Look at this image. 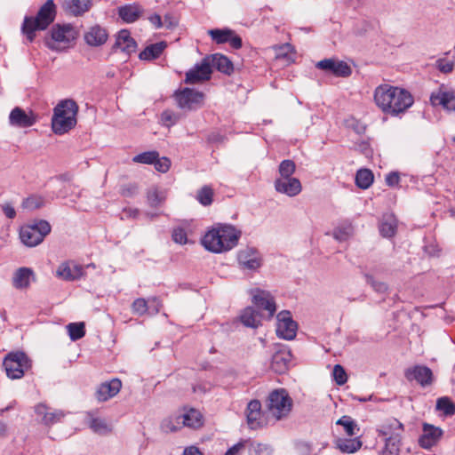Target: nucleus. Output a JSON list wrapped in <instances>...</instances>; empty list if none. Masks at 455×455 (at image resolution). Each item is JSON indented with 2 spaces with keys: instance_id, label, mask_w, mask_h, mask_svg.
Wrapping results in <instances>:
<instances>
[{
  "instance_id": "44",
  "label": "nucleus",
  "mask_w": 455,
  "mask_h": 455,
  "mask_svg": "<svg viewBox=\"0 0 455 455\" xmlns=\"http://www.w3.org/2000/svg\"><path fill=\"white\" fill-rule=\"evenodd\" d=\"M68 335L71 340L76 341L85 335L84 323H71L67 325Z\"/></svg>"
},
{
  "instance_id": "39",
  "label": "nucleus",
  "mask_w": 455,
  "mask_h": 455,
  "mask_svg": "<svg viewBox=\"0 0 455 455\" xmlns=\"http://www.w3.org/2000/svg\"><path fill=\"white\" fill-rule=\"evenodd\" d=\"M92 5L91 0H66V8L77 16L87 12Z\"/></svg>"
},
{
  "instance_id": "16",
  "label": "nucleus",
  "mask_w": 455,
  "mask_h": 455,
  "mask_svg": "<svg viewBox=\"0 0 455 455\" xmlns=\"http://www.w3.org/2000/svg\"><path fill=\"white\" fill-rule=\"evenodd\" d=\"M274 187L276 192L290 197H294L302 191L301 182L295 177L275 179Z\"/></svg>"
},
{
  "instance_id": "2",
  "label": "nucleus",
  "mask_w": 455,
  "mask_h": 455,
  "mask_svg": "<svg viewBox=\"0 0 455 455\" xmlns=\"http://www.w3.org/2000/svg\"><path fill=\"white\" fill-rule=\"evenodd\" d=\"M241 235L242 232L232 225H219L204 235L202 244L211 252L223 253L235 248Z\"/></svg>"
},
{
  "instance_id": "20",
  "label": "nucleus",
  "mask_w": 455,
  "mask_h": 455,
  "mask_svg": "<svg viewBox=\"0 0 455 455\" xmlns=\"http://www.w3.org/2000/svg\"><path fill=\"white\" fill-rule=\"evenodd\" d=\"M85 43L93 47L103 45L108 38V34L105 28L100 25H94L90 27L84 35Z\"/></svg>"
},
{
  "instance_id": "27",
  "label": "nucleus",
  "mask_w": 455,
  "mask_h": 455,
  "mask_svg": "<svg viewBox=\"0 0 455 455\" xmlns=\"http://www.w3.org/2000/svg\"><path fill=\"white\" fill-rule=\"evenodd\" d=\"M114 47L129 55L135 52L137 44L129 31L123 29L117 34Z\"/></svg>"
},
{
  "instance_id": "25",
  "label": "nucleus",
  "mask_w": 455,
  "mask_h": 455,
  "mask_svg": "<svg viewBox=\"0 0 455 455\" xmlns=\"http://www.w3.org/2000/svg\"><path fill=\"white\" fill-rule=\"evenodd\" d=\"M86 420L90 428L95 434L105 435L112 432V425L105 419L96 417L92 411L87 413Z\"/></svg>"
},
{
  "instance_id": "40",
  "label": "nucleus",
  "mask_w": 455,
  "mask_h": 455,
  "mask_svg": "<svg viewBox=\"0 0 455 455\" xmlns=\"http://www.w3.org/2000/svg\"><path fill=\"white\" fill-rule=\"evenodd\" d=\"M373 173L368 169H361L355 175L356 185L363 189L368 188L373 182Z\"/></svg>"
},
{
  "instance_id": "32",
  "label": "nucleus",
  "mask_w": 455,
  "mask_h": 455,
  "mask_svg": "<svg viewBox=\"0 0 455 455\" xmlns=\"http://www.w3.org/2000/svg\"><path fill=\"white\" fill-rule=\"evenodd\" d=\"M33 271L28 267H20L17 269L12 277V285L17 289H24L28 287Z\"/></svg>"
},
{
  "instance_id": "24",
  "label": "nucleus",
  "mask_w": 455,
  "mask_h": 455,
  "mask_svg": "<svg viewBox=\"0 0 455 455\" xmlns=\"http://www.w3.org/2000/svg\"><path fill=\"white\" fill-rule=\"evenodd\" d=\"M430 101L433 106H442L448 111H455V94L453 92L443 91L433 92Z\"/></svg>"
},
{
  "instance_id": "43",
  "label": "nucleus",
  "mask_w": 455,
  "mask_h": 455,
  "mask_svg": "<svg viewBox=\"0 0 455 455\" xmlns=\"http://www.w3.org/2000/svg\"><path fill=\"white\" fill-rule=\"evenodd\" d=\"M436 409L443 411L446 416H451L455 413V404L447 396L440 397L436 401Z\"/></svg>"
},
{
  "instance_id": "51",
  "label": "nucleus",
  "mask_w": 455,
  "mask_h": 455,
  "mask_svg": "<svg viewBox=\"0 0 455 455\" xmlns=\"http://www.w3.org/2000/svg\"><path fill=\"white\" fill-rule=\"evenodd\" d=\"M180 119V116L178 114H175L172 110H164L161 114V122L163 125L166 127H171L178 123Z\"/></svg>"
},
{
  "instance_id": "26",
  "label": "nucleus",
  "mask_w": 455,
  "mask_h": 455,
  "mask_svg": "<svg viewBox=\"0 0 455 455\" xmlns=\"http://www.w3.org/2000/svg\"><path fill=\"white\" fill-rule=\"evenodd\" d=\"M291 357V353L284 348L276 351L271 358V369L276 373H283L288 369Z\"/></svg>"
},
{
  "instance_id": "7",
  "label": "nucleus",
  "mask_w": 455,
  "mask_h": 455,
  "mask_svg": "<svg viewBox=\"0 0 455 455\" xmlns=\"http://www.w3.org/2000/svg\"><path fill=\"white\" fill-rule=\"evenodd\" d=\"M51 232V225L46 220H40L33 225L22 227L20 232L21 242L28 247L41 243Z\"/></svg>"
},
{
  "instance_id": "11",
  "label": "nucleus",
  "mask_w": 455,
  "mask_h": 455,
  "mask_svg": "<svg viewBox=\"0 0 455 455\" xmlns=\"http://www.w3.org/2000/svg\"><path fill=\"white\" fill-rule=\"evenodd\" d=\"M178 107L185 111L200 108L204 101V93L194 89L184 88L174 94Z\"/></svg>"
},
{
  "instance_id": "5",
  "label": "nucleus",
  "mask_w": 455,
  "mask_h": 455,
  "mask_svg": "<svg viewBox=\"0 0 455 455\" xmlns=\"http://www.w3.org/2000/svg\"><path fill=\"white\" fill-rule=\"evenodd\" d=\"M293 407V401L284 388L272 390L265 402L266 412L271 418L273 424L285 419Z\"/></svg>"
},
{
  "instance_id": "46",
  "label": "nucleus",
  "mask_w": 455,
  "mask_h": 455,
  "mask_svg": "<svg viewBox=\"0 0 455 455\" xmlns=\"http://www.w3.org/2000/svg\"><path fill=\"white\" fill-rule=\"evenodd\" d=\"M45 204V200L43 196L38 195H33L22 203V207L28 211H34L43 207Z\"/></svg>"
},
{
  "instance_id": "30",
  "label": "nucleus",
  "mask_w": 455,
  "mask_h": 455,
  "mask_svg": "<svg viewBox=\"0 0 455 455\" xmlns=\"http://www.w3.org/2000/svg\"><path fill=\"white\" fill-rule=\"evenodd\" d=\"M178 424H182L186 427L197 428L203 424V418L200 411L195 409H190L187 412L176 417Z\"/></svg>"
},
{
  "instance_id": "52",
  "label": "nucleus",
  "mask_w": 455,
  "mask_h": 455,
  "mask_svg": "<svg viewBox=\"0 0 455 455\" xmlns=\"http://www.w3.org/2000/svg\"><path fill=\"white\" fill-rule=\"evenodd\" d=\"M65 416V412L61 410H50L43 424L46 426L53 425L60 421Z\"/></svg>"
},
{
  "instance_id": "53",
  "label": "nucleus",
  "mask_w": 455,
  "mask_h": 455,
  "mask_svg": "<svg viewBox=\"0 0 455 455\" xmlns=\"http://www.w3.org/2000/svg\"><path fill=\"white\" fill-rule=\"evenodd\" d=\"M132 309L134 314L143 315L149 309L148 301L145 299L140 298L133 301Z\"/></svg>"
},
{
  "instance_id": "33",
  "label": "nucleus",
  "mask_w": 455,
  "mask_h": 455,
  "mask_svg": "<svg viewBox=\"0 0 455 455\" xmlns=\"http://www.w3.org/2000/svg\"><path fill=\"white\" fill-rule=\"evenodd\" d=\"M167 44L164 41L149 44L140 53L139 58L142 60H155L162 54Z\"/></svg>"
},
{
  "instance_id": "45",
  "label": "nucleus",
  "mask_w": 455,
  "mask_h": 455,
  "mask_svg": "<svg viewBox=\"0 0 455 455\" xmlns=\"http://www.w3.org/2000/svg\"><path fill=\"white\" fill-rule=\"evenodd\" d=\"M296 171V164L291 160H283L278 167L280 177L278 179L291 178Z\"/></svg>"
},
{
  "instance_id": "60",
  "label": "nucleus",
  "mask_w": 455,
  "mask_h": 455,
  "mask_svg": "<svg viewBox=\"0 0 455 455\" xmlns=\"http://www.w3.org/2000/svg\"><path fill=\"white\" fill-rule=\"evenodd\" d=\"M50 410L51 409L45 403H38L35 406V413L38 418H40V421L42 423L46 418Z\"/></svg>"
},
{
  "instance_id": "49",
  "label": "nucleus",
  "mask_w": 455,
  "mask_h": 455,
  "mask_svg": "<svg viewBox=\"0 0 455 455\" xmlns=\"http://www.w3.org/2000/svg\"><path fill=\"white\" fill-rule=\"evenodd\" d=\"M213 191L210 187H203L197 193L196 198L201 204L208 206L212 203Z\"/></svg>"
},
{
  "instance_id": "12",
  "label": "nucleus",
  "mask_w": 455,
  "mask_h": 455,
  "mask_svg": "<svg viewBox=\"0 0 455 455\" xmlns=\"http://www.w3.org/2000/svg\"><path fill=\"white\" fill-rule=\"evenodd\" d=\"M276 335L283 339L291 340L296 337L297 323L289 311L283 310L277 315Z\"/></svg>"
},
{
  "instance_id": "1",
  "label": "nucleus",
  "mask_w": 455,
  "mask_h": 455,
  "mask_svg": "<svg viewBox=\"0 0 455 455\" xmlns=\"http://www.w3.org/2000/svg\"><path fill=\"white\" fill-rule=\"evenodd\" d=\"M374 101L382 112L396 116L413 104V98L408 91L385 84L375 89Z\"/></svg>"
},
{
  "instance_id": "62",
  "label": "nucleus",
  "mask_w": 455,
  "mask_h": 455,
  "mask_svg": "<svg viewBox=\"0 0 455 455\" xmlns=\"http://www.w3.org/2000/svg\"><path fill=\"white\" fill-rule=\"evenodd\" d=\"M178 26V20L172 14H166L164 17L163 27L172 29Z\"/></svg>"
},
{
  "instance_id": "29",
  "label": "nucleus",
  "mask_w": 455,
  "mask_h": 455,
  "mask_svg": "<svg viewBox=\"0 0 455 455\" xmlns=\"http://www.w3.org/2000/svg\"><path fill=\"white\" fill-rule=\"evenodd\" d=\"M142 12L143 9L138 4H125L118 8L119 17L126 23L135 22Z\"/></svg>"
},
{
  "instance_id": "3",
  "label": "nucleus",
  "mask_w": 455,
  "mask_h": 455,
  "mask_svg": "<svg viewBox=\"0 0 455 455\" xmlns=\"http://www.w3.org/2000/svg\"><path fill=\"white\" fill-rule=\"evenodd\" d=\"M56 16V5L52 0H47L39 9L36 17L24 18L21 31L29 42L36 36V31L44 30L52 24Z\"/></svg>"
},
{
  "instance_id": "48",
  "label": "nucleus",
  "mask_w": 455,
  "mask_h": 455,
  "mask_svg": "<svg viewBox=\"0 0 455 455\" xmlns=\"http://www.w3.org/2000/svg\"><path fill=\"white\" fill-rule=\"evenodd\" d=\"M165 199V193L164 191H160L156 188H150L148 192V204L156 207L160 205Z\"/></svg>"
},
{
  "instance_id": "64",
  "label": "nucleus",
  "mask_w": 455,
  "mask_h": 455,
  "mask_svg": "<svg viewBox=\"0 0 455 455\" xmlns=\"http://www.w3.org/2000/svg\"><path fill=\"white\" fill-rule=\"evenodd\" d=\"M176 424L172 422V419L166 420L163 422L162 427L164 429V431H170L174 432L177 431L180 428V424H178L177 419H175Z\"/></svg>"
},
{
  "instance_id": "34",
  "label": "nucleus",
  "mask_w": 455,
  "mask_h": 455,
  "mask_svg": "<svg viewBox=\"0 0 455 455\" xmlns=\"http://www.w3.org/2000/svg\"><path fill=\"white\" fill-rule=\"evenodd\" d=\"M397 228V221L394 215L386 214L383 216L379 225V232L384 237L395 235Z\"/></svg>"
},
{
  "instance_id": "14",
  "label": "nucleus",
  "mask_w": 455,
  "mask_h": 455,
  "mask_svg": "<svg viewBox=\"0 0 455 455\" xmlns=\"http://www.w3.org/2000/svg\"><path fill=\"white\" fill-rule=\"evenodd\" d=\"M38 116L32 110L26 111L15 107L9 115V124L15 128H29L37 122Z\"/></svg>"
},
{
  "instance_id": "8",
  "label": "nucleus",
  "mask_w": 455,
  "mask_h": 455,
  "mask_svg": "<svg viewBox=\"0 0 455 455\" xmlns=\"http://www.w3.org/2000/svg\"><path fill=\"white\" fill-rule=\"evenodd\" d=\"M76 37V30L70 24H56L51 30V41L46 44L49 48L59 51L68 47Z\"/></svg>"
},
{
  "instance_id": "47",
  "label": "nucleus",
  "mask_w": 455,
  "mask_h": 455,
  "mask_svg": "<svg viewBox=\"0 0 455 455\" xmlns=\"http://www.w3.org/2000/svg\"><path fill=\"white\" fill-rule=\"evenodd\" d=\"M158 152L152 150L140 153L133 156L132 161L137 164H153L157 160Z\"/></svg>"
},
{
  "instance_id": "18",
  "label": "nucleus",
  "mask_w": 455,
  "mask_h": 455,
  "mask_svg": "<svg viewBox=\"0 0 455 455\" xmlns=\"http://www.w3.org/2000/svg\"><path fill=\"white\" fill-rule=\"evenodd\" d=\"M212 68L209 66V59H204L201 63L196 64L194 68L186 74L187 84H196L210 79Z\"/></svg>"
},
{
  "instance_id": "9",
  "label": "nucleus",
  "mask_w": 455,
  "mask_h": 455,
  "mask_svg": "<svg viewBox=\"0 0 455 455\" xmlns=\"http://www.w3.org/2000/svg\"><path fill=\"white\" fill-rule=\"evenodd\" d=\"M237 264L244 272H256L263 264V257L259 251L251 246H246L237 251Z\"/></svg>"
},
{
  "instance_id": "13",
  "label": "nucleus",
  "mask_w": 455,
  "mask_h": 455,
  "mask_svg": "<svg viewBox=\"0 0 455 455\" xmlns=\"http://www.w3.org/2000/svg\"><path fill=\"white\" fill-rule=\"evenodd\" d=\"M250 294L252 298V303L259 310H266L268 318H271L275 315L276 306L270 292L256 288L251 289Z\"/></svg>"
},
{
  "instance_id": "59",
  "label": "nucleus",
  "mask_w": 455,
  "mask_h": 455,
  "mask_svg": "<svg viewBox=\"0 0 455 455\" xmlns=\"http://www.w3.org/2000/svg\"><path fill=\"white\" fill-rule=\"evenodd\" d=\"M437 68L443 73H450L453 69V62L445 59H440L436 61Z\"/></svg>"
},
{
  "instance_id": "23",
  "label": "nucleus",
  "mask_w": 455,
  "mask_h": 455,
  "mask_svg": "<svg viewBox=\"0 0 455 455\" xmlns=\"http://www.w3.org/2000/svg\"><path fill=\"white\" fill-rule=\"evenodd\" d=\"M377 431L379 433V436L383 437L384 440L387 437H402L403 425L396 419H389L380 425Z\"/></svg>"
},
{
  "instance_id": "57",
  "label": "nucleus",
  "mask_w": 455,
  "mask_h": 455,
  "mask_svg": "<svg viewBox=\"0 0 455 455\" xmlns=\"http://www.w3.org/2000/svg\"><path fill=\"white\" fill-rule=\"evenodd\" d=\"M367 283L371 285V287L379 293H384L387 291V283L375 280L372 276L367 275Z\"/></svg>"
},
{
  "instance_id": "6",
  "label": "nucleus",
  "mask_w": 455,
  "mask_h": 455,
  "mask_svg": "<svg viewBox=\"0 0 455 455\" xmlns=\"http://www.w3.org/2000/svg\"><path fill=\"white\" fill-rule=\"evenodd\" d=\"M8 378L18 379L24 376V373L31 366L30 360L22 351L11 352L7 354L3 362Z\"/></svg>"
},
{
  "instance_id": "17",
  "label": "nucleus",
  "mask_w": 455,
  "mask_h": 455,
  "mask_svg": "<svg viewBox=\"0 0 455 455\" xmlns=\"http://www.w3.org/2000/svg\"><path fill=\"white\" fill-rule=\"evenodd\" d=\"M315 67L319 69L330 72L337 76L347 77L351 74L350 67L342 60L324 59L318 61Z\"/></svg>"
},
{
  "instance_id": "19",
  "label": "nucleus",
  "mask_w": 455,
  "mask_h": 455,
  "mask_svg": "<svg viewBox=\"0 0 455 455\" xmlns=\"http://www.w3.org/2000/svg\"><path fill=\"white\" fill-rule=\"evenodd\" d=\"M83 275V267L74 261L61 263L56 271V276L65 281H75L80 279Z\"/></svg>"
},
{
  "instance_id": "42",
  "label": "nucleus",
  "mask_w": 455,
  "mask_h": 455,
  "mask_svg": "<svg viewBox=\"0 0 455 455\" xmlns=\"http://www.w3.org/2000/svg\"><path fill=\"white\" fill-rule=\"evenodd\" d=\"M337 425H340L344 427L345 433L348 436H355L360 431L356 422L352 419L349 416H343L338 419Z\"/></svg>"
},
{
  "instance_id": "38",
  "label": "nucleus",
  "mask_w": 455,
  "mask_h": 455,
  "mask_svg": "<svg viewBox=\"0 0 455 455\" xmlns=\"http://www.w3.org/2000/svg\"><path fill=\"white\" fill-rule=\"evenodd\" d=\"M275 57L283 60L284 64H290L294 60L293 48L290 44H283L275 47Z\"/></svg>"
},
{
  "instance_id": "4",
  "label": "nucleus",
  "mask_w": 455,
  "mask_h": 455,
  "mask_svg": "<svg viewBox=\"0 0 455 455\" xmlns=\"http://www.w3.org/2000/svg\"><path fill=\"white\" fill-rule=\"evenodd\" d=\"M78 106L73 100H64L55 108L52 118V129L55 134L62 135L76 124Z\"/></svg>"
},
{
  "instance_id": "58",
  "label": "nucleus",
  "mask_w": 455,
  "mask_h": 455,
  "mask_svg": "<svg viewBox=\"0 0 455 455\" xmlns=\"http://www.w3.org/2000/svg\"><path fill=\"white\" fill-rule=\"evenodd\" d=\"M172 239L175 243L185 244L187 243V233L183 228H175L172 232Z\"/></svg>"
},
{
  "instance_id": "35",
  "label": "nucleus",
  "mask_w": 455,
  "mask_h": 455,
  "mask_svg": "<svg viewBox=\"0 0 455 455\" xmlns=\"http://www.w3.org/2000/svg\"><path fill=\"white\" fill-rule=\"evenodd\" d=\"M354 235V227L348 222L345 221L337 226L332 231V236L338 242H346Z\"/></svg>"
},
{
  "instance_id": "56",
  "label": "nucleus",
  "mask_w": 455,
  "mask_h": 455,
  "mask_svg": "<svg viewBox=\"0 0 455 455\" xmlns=\"http://www.w3.org/2000/svg\"><path fill=\"white\" fill-rule=\"evenodd\" d=\"M153 164L156 171L162 173H165L169 171L171 167V160L167 157L158 156L157 160H156V162Z\"/></svg>"
},
{
  "instance_id": "37",
  "label": "nucleus",
  "mask_w": 455,
  "mask_h": 455,
  "mask_svg": "<svg viewBox=\"0 0 455 455\" xmlns=\"http://www.w3.org/2000/svg\"><path fill=\"white\" fill-rule=\"evenodd\" d=\"M337 447L344 453H354L362 447V442L359 437L339 439Z\"/></svg>"
},
{
  "instance_id": "15",
  "label": "nucleus",
  "mask_w": 455,
  "mask_h": 455,
  "mask_svg": "<svg viewBox=\"0 0 455 455\" xmlns=\"http://www.w3.org/2000/svg\"><path fill=\"white\" fill-rule=\"evenodd\" d=\"M405 378L409 381L415 380L425 387L433 383L434 376L430 368L425 365H414L404 371Z\"/></svg>"
},
{
  "instance_id": "41",
  "label": "nucleus",
  "mask_w": 455,
  "mask_h": 455,
  "mask_svg": "<svg viewBox=\"0 0 455 455\" xmlns=\"http://www.w3.org/2000/svg\"><path fill=\"white\" fill-rule=\"evenodd\" d=\"M402 437H387L385 446L382 450V455H398L400 452Z\"/></svg>"
},
{
  "instance_id": "61",
  "label": "nucleus",
  "mask_w": 455,
  "mask_h": 455,
  "mask_svg": "<svg viewBox=\"0 0 455 455\" xmlns=\"http://www.w3.org/2000/svg\"><path fill=\"white\" fill-rule=\"evenodd\" d=\"M400 181V175L397 172H391L386 176V183L389 187H395Z\"/></svg>"
},
{
  "instance_id": "10",
  "label": "nucleus",
  "mask_w": 455,
  "mask_h": 455,
  "mask_svg": "<svg viewBox=\"0 0 455 455\" xmlns=\"http://www.w3.org/2000/svg\"><path fill=\"white\" fill-rule=\"evenodd\" d=\"M247 424L251 429L262 428L273 424L268 413L261 411V403L259 400H251L246 408Z\"/></svg>"
},
{
  "instance_id": "31",
  "label": "nucleus",
  "mask_w": 455,
  "mask_h": 455,
  "mask_svg": "<svg viewBox=\"0 0 455 455\" xmlns=\"http://www.w3.org/2000/svg\"><path fill=\"white\" fill-rule=\"evenodd\" d=\"M240 319L244 326L257 328L260 324L261 315L252 307H248L242 312Z\"/></svg>"
},
{
  "instance_id": "21",
  "label": "nucleus",
  "mask_w": 455,
  "mask_h": 455,
  "mask_svg": "<svg viewBox=\"0 0 455 455\" xmlns=\"http://www.w3.org/2000/svg\"><path fill=\"white\" fill-rule=\"evenodd\" d=\"M442 434L443 431L441 428L425 423L423 425L422 435L419 439V443L424 449H430L437 443Z\"/></svg>"
},
{
  "instance_id": "36",
  "label": "nucleus",
  "mask_w": 455,
  "mask_h": 455,
  "mask_svg": "<svg viewBox=\"0 0 455 455\" xmlns=\"http://www.w3.org/2000/svg\"><path fill=\"white\" fill-rule=\"evenodd\" d=\"M247 450L249 455H273L274 448L272 445L264 443H259L247 439Z\"/></svg>"
},
{
  "instance_id": "63",
  "label": "nucleus",
  "mask_w": 455,
  "mask_h": 455,
  "mask_svg": "<svg viewBox=\"0 0 455 455\" xmlns=\"http://www.w3.org/2000/svg\"><path fill=\"white\" fill-rule=\"evenodd\" d=\"M228 43H229V44L234 49H239V48L242 47V39H241V37L238 36L233 30H231V32H230V36H228Z\"/></svg>"
},
{
  "instance_id": "22",
  "label": "nucleus",
  "mask_w": 455,
  "mask_h": 455,
  "mask_svg": "<svg viewBox=\"0 0 455 455\" xmlns=\"http://www.w3.org/2000/svg\"><path fill=\"white\" fill-rule=\"evenodd\" d=\"M122 387V382L119 379H112L109 381L101 383L97 391L96 397L100 402L108 401L118 394Z\"/></svg>"
},
{
  "instance_id": "54",
  "label": "nucleus",
  "mask_w": 455,
  "mask_h": 455,
  "mask_svg": "<svg viewBox=\"0 0 455 455\" xmlns=\"http://www.w3.org/2000/svg\"><path fill=\"white\" fill-rule=\"evenodd\" d=\"M332 376L335 382L339 386L344 385L347 380V373L344 368L339 364H336L333 367Z\"/></svg>"
},
{
  "instance_id": "55",
  "label": "nucleus",
  "mask_w": 455,
  "mask_h": 455,
  "mask_svg": "<svg viewBox=\"0 0 455 455\" xmlns=\"http://www.w3.org/2000/svg\"><path fill=\"white\" fill-rule=\"evenodd\" d=\"M247 439L241 440L237 443L230 447L225 453V455H241L242 452L247 449Z\"/></svg>"
},
{
  "instance_id": "28",
  "label": "nucleus",
  "mask_w": 455,
  "mask_h": 455,
  "mask_svg": "<svg viewBox=\"0 0 455 455\" xmlns=\"http://www.w3.org/2000/svg\"><path fill=\"white\" fill-rule=\"evenodd\" d=\"M204 59H209V66L211 68L213 67L218 71L229 75L233 72V64L229 59L222 54L215 53L211 56H207Z\"/></svg>"
},
{
  "instance_id": "50",
  "label": "nucleus",
  "mask_w": 455,
  "mask_h": 455,
  "mask_svg": "<svg viewBox=\"0 0 455 455\" xmlns=\"http://www.w3.org/2000/svg\"><path fill=\"white\" fill-rule=\"evenodd\" d=\"M230 29H211L209 30V35L212 39L217 44H224L228 43V36H230Z\"/></svg>"
}]
</instances>
